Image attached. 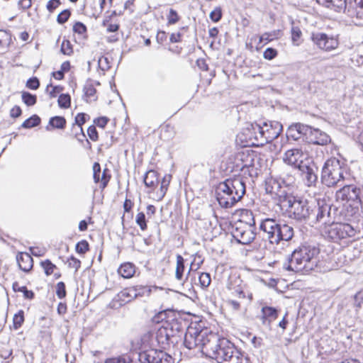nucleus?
<instances>
[{
	"label": "nucleus",
	"instance_id": "nucleus-14",
	"mask_svg": "<svg viewBox=\"0 0 363 363\" xmlns=\"http://www.w3.org/2000/svg\"><path fill=\"white\" fill-rule=\"evenodd\" d=\"M279 224V220L274 218H266L262 220L259 225L260 230L265 233L267 238L272 244L276 243Z\"/></svg>",
	"mask_w": 363,
	"mask_h": 363
},
{
	"label": "nucleus",
	"instance_id": "nucleus-25",
	"mask_svg": "<svg viewBox=\"0 0 363 363\" xmlns=\"http://www.w3.org/2000/svg\"><path fill=\"white\" fill-rule=\"evenodd\" d=\"M317 2L327 8L340 11L346 8V0H316Z\"/></svg>",
	"mask_w": 363,
	"mask_h": 363
},
{
	"label": "nucleus",
	"instance_id": "nucleus-11",
	"mask_svg": "<svg viewBox=\"0 0 363 363\" xmlns=\"http://www.w3.org/2000/svg\"><path fill=\"white\" fill-rule=\"evenodd\" d=\"M255 227L242 225V223H235L233 225L232 234L238 242L242 245H248L255 238Z\"/></svg>",
	"mask_w": 363,
	"mask_h": 363
},
{
	"label": "nucleus",
	"instance_id": "nucleus-19",
	"mask_svg": "<svg viewBox=\"0 0 363 363\" xmlns=\"http://www.w3.org/2000/svg\"><path fill=\"white\" fill-rule=\"evenodd\" d=\"M307 130V125L301 123H296L291 125L286 130V137L288 139L298 140L301 138L302 135L306 137Z\"/></svg>",
	"mask_w": 363,
	"mask_h": 363
},
{
	"label": "nucleus",
	"instance_id": "nucleus-9",
	"mask_svg": "<svg viewBox=\"0 0 363 363\" xmlns=\"http://www.w3.org/2000/svg\"><path fill=\"white\" fill-rule=\"evenodd\" d=\"M307 152L299 148H292L285 152L283 155V161L285 164L296 169H301L302 165L311 162Z\"/></svg>",
	"mask_w": 363,
	"mask_h": 363
},
{
	"label": "nucleus",
	"instance_id": "nucleus-3",
	"mask_svg": "<svg viewBox=\"0 0 363 363\" xmlns=\"http://www.w3.org/2000/svg\"><path fill=\"white\" fill-rule=\"evenodd\" d=\"M245 194V184L240 177L230 178L218 184L216 189V199L220 207L232 208Z\"/></svg>",
	"mask_w": 363,
	"mask_h": 363
},
{
	"label": "nucleus",
	"instance_id": "nucleus-10",
	"mask_svg": "<svg viewBox=\"0 0 363 363\" xmlns=\"http://www.w3.org/2000/svg\"><path fill=\"white\" fill-rule=\"evenodd\" d=\"M311 40L320 50L330 52L339 46V40L337 36L330 35L325 33H313Z\"/></svg>",
	"mask_w": 363,
	"mask_h": 363
},
{
	"label": "nucleus",
	"instance_id": "nucleus-12",
	"mask_svg": "<svg viewBox=\"0 0 363 363\" xmlns=\"http://www.w3.org/2000/svg\"><path fill=\"white\" fill-rule=\"evenodd\" d=\"M139 360L141 363H173V359L169 354L154 349L140 352Z\"/></svg>",
	"mask_w": 363,
	"mask_h": 363
},
{
	"label": "nucleus",
	"instance_id": "nucleus-42",
	"mask_svg": "<svg viewBox=\"0 0 363 363\" xmlns=\"http://www.w3.org/2000/svg\"><path fill=\"white\" fill-rule=\"evenodd\" d=\"M70 96L69 94H60L58 98V105L61 108H67L70 106Z\"/></svg>",
	"mask_w": 363,
	"mask_h": 363
},
{
	"label": "nucleus",
	"instance_id": "nucleus-43",
	"mask_svg": "<svg viewBox=\"0 0 363 363\" xmlns=\"http://www.w3.org/2000/svg\"><path fill=\"white\" fill-rule=\"evenodd\" d=\"M41 266L44 269L45 273L47 276L52 274L54 272V269L56 268V266L49 259L41 262Z\"/></svg>",
	"mask_w": 363,
	"mask_h": 363
},
{
	"label": "nucleus",
	"instance_id": "nucleus-30",
	"mask_svg": "<svg viewBox=\"0 0 363 363\" xmlns=\"http://www.w3.org/2000/svg\"><path fill=\"white\" fill-rule=\"evenodd\" d=\"M162 323L164 325V326L168 328V331L172 332V333L169 334L170 336H172L173 338L175 337L180 332L181 325L174 318H172V320H167L165 321H162Z\"/></svg>",
	"mask_w": 363,
	"mask_h": 363
},
{
	"label": "nucleus",
	"instance_id": "nucleus-34",
	"mask_svg": "<svg viewBox=\"0 0 363 363\" xmlns=\"http://www.w3.org/2000/svg\"><path fill=\"white\" fill-rule=\"evenodd\" d=\"M316 216H315V220L317 222L323 223L324 224H326L328 220V217L330 216V212L328 209L327 206L325 207H318L316 210Z\"/></svg>",
	"mask_w": 363,
	"mask_h": 363
},
{
	"label": "nucleus",
	"instance_id": "nucleus-64",
	"mask_svg": "<svg viewBox=\"0 0 363 363\" xmlns=\"http://www.w3.org/2000/svg\"><path fill=\"white\" fill-rule=\"evenodd\" d=\"M108 21L104 20L103 21V26L106 27V30L108 32H116L118 30L119 26L118 24H112L108 23L107 24Z\"/></svg>",
	"mask_w": 363,
	"mask_h": 363
},
{
	"label": "nucleus",
	"instance_id": "nucleus-32",
	"mask_svg": "<svg viewBox=\"0 0 363 363\" xmlns=\"http://www.w3.org/2000/svg\"><path fill=\"white\" fill-rule=\"evenodd\" d=\"M255 155L253 152H242L241 155V160L242 161V167H253L255 166Z\"/></svg>",
	"mask_w": 363,
	"mask_h": 363
},
{
	"label": "nucleus",
	"instance_id": "nucleus-61",
	"mask_svg": "<svg viewBox=\"0 0 363 363\" xmlns=\"http://www.w3.org/2000/svg\"><path fill=\"white\" fill-rule=\"evenodd\" d=\"M275 35V32L274 33H265L262 34L259 37V43H268L273 40V37Z\"/></svg>",
	"mask_w": 363,
	"mask_h": 363
},
{
	"label": "nucleus",
	"instance_id": "nucleus-21",
	"mask_svg": "<svg viewBox=\"0 0 363 363\" xmlns=\"http://www.w3.org/2000/svg\"><path fill=\"white\" fill-rule=\"evenodd\" d=\"M265 190L267 194H271L272 196H278L280 203L281 199H283L284 196H287L285 191L281 189L279 183L273 179L266 182Z\"/></svg>",
	"mask_w": 363,
	"mask_h": 363
},
{
	"label": "nucleus",
	"instance_id": "nucleus-22",
	"mask_svg": "<svg viewBox=\"0 0 363 363\" xmlns=\"http://www.w3.org/2000/svg\"><path fill=\"white\" fill-rule=\"evenodd\" d=\"M169 333H172V332L168 331V328L162 322V325L157 329L155 336L158 344L164 347L170 343H174L173 337L170 336Z\"/></svg>",
	"mask_w": 363,
	"mask_h": 363
},
{
	"label": "nucleus",
	"instance_id": "nucleus-33",
	"mask_svg": "<svg viewBox=\"0 0 363 363\" xmlns=\"http://www.w3.org/2000/svg\"><path fill=\"white\" fill-rule=\"evenodd\" d=\"M66 125V120L62 116H54L50 118L49 124L46 127L48 130H50L49 126L53 128L63 129Z\"/></svg>",
	"mask_w": 363,
	"mask_h": 363
},
{
	"label": "nucleus",
	"instance_id": "nucleus-40",
	"mask_svg": "<svg viewBox=\"0 0 363 363\" xmlns=\"http://www.w3.org/2000/svg\"><path fill=\"white\" fill-rule=\"evenodd\" d=\"M13 322L14 329L17 330L21 327L24 322V313L23 311H19L14 315Z\"/></svg>",
	"mask_w": 363,
	"mask_h": 363
},
{
	"label": "nucleus",
	"instance_id": "nucleus-58",
	"mask_svg": "<svg viewBox=\"0 0 363 363\" xmlns=\"http://www.w3.org/2000/svg\"><path fill=\"white\" fill-rule=\"evenodd\" d=\"M73 30L78 34H84L86 31V27L81 22H77L73 26Z\"/></svg>",
	"mask_w": 363,
	"mask_h": 363
},
{
	"label": "nucleus",
	"instance_id": "nucleus-41",
	"mask_svg": "<svg viewBox=\"0 0 363 363\" xmlns=\"http://www.w3.org/2000/svg\"><path fill=\"white\" fill-rule=\"evenodd\" d=\"M60 51L63 55H71L73 53V49L71 43L68 40H63Z\"/></svg>",
	"mask_w": 363,
	"mask_h": 363
},
{
	"label": "nucleus",
	"instance_id": "nucleus-24",
	"mask_svg": "<svg viewBox=\"0 0 363 363\" xmlns=\"http://www.w3.org/2000/svg\"><path fill=\"white\" fill-rule=\"evenodd\" d=\"M16 260L19 268L23 272H28L33 268V258L28 253H19Z\"/></svg>",
	"mask_w": 363,
	"mask_h": 363
},
{
	"label": "nucleus",
	"instance_id": "nucleus-47",
	"mask_svg": "<svg viewBox=\"0 0 363 363\" xmlns=\"http://www.w3.org/2000/svg\"><path fill=\"white\" fill-rule=\"evenodd\" d=\"M98 66L103 72L108 70L111 67L108 59L104 56L99 58Z\"/></svg>",
	"mask_w": 363,
	"mask_h": 363
},
{
	"label": "nucleus",
	"instance_id": "nucleus-54",
	"mask_svg": "<svg viewBox=\"0 0 363 363\" xmlns=\"http://www.w3.org/2000/svg\"><path fill=\"white\" fill-rule=\"evenodd\" d=\"M277 55V51L272 48H268L264 52V58L267 60H272Z\"/></svg>",
	"mask_w": 363,
	"mask_h": 363
},
{
	"label": "nucleus",
	"instance_id": "nucleus-27",
	"mask_svg": "<svg viewBox=\"0 0 363 363\" xmlns=\"http://www.w3.org/2000/svg\"><path fill=\"white\" fill-rule=\"evenodd\" d=\"M118 273L125 279H130L135 273V266L130 262L123 263L119 267Z\"/></svg>",
	"mask_w": 363,
	"mask_h": 363
},
{
	"label": "nucleus",
	"instance_id": "nucleus-13",
	"mask_svg": "<svg viewBox=\"0 0 363 363\" xmlns=\"http://www.w3.org/2000/svg\"><path fill=\"white\" fill-rule=\"evenodd\" d=\"M282 131V125L278 121L264 122L260 125V134L262 145L278 138Z\"/></svg>",
	"mask_w": 363,
	"mask_h": 363
},
{
	"label": "nucleus",
	"instance_id": "nucleus-62",
	"mask_svg": "<svg viewBox=\"0 0 363 363\" xmlns=\"http://www.w3.org/2000/svg\"><path fill=\"white\" fill-rule=\"evenodd\" d=\"M68 264L69 267L74 268L75 271H77L81 267V262L78 259L72 257L69 260Z\"/></svg>",
	"mask_w": 363,
	"mask_h": 363
},
{
	"label": "nucleus",
	"instance_id": "nucleus-44",
	"mask_svg": "<svg viewBox=\"0 0 363 363\" xmlns=\"http://www.w3.org/2000/svg\"><path fill=\"white\" fill-rule=\"evenodd\" d=\"M171 179L172 176L170 174H165L162 178L160 186L162 197H163L165 195L166 191L167 190V187L170 183Z\"/></svg>",
	"mask_w": 363,
	"mask_h": 363
},
{
	"label": "nucleus",
	"instance_id": "nucleus-55",
	"mask_svg": "<svg viewBox=\"0 0 363 363\" xmlns=\"http://www.w3.org/2000/svg\"><path fill=\"white\" fill-rule=\"evenodd\" d=\"M40 86V82L38 78L33 77L30 78L26 82V86L30 89L35 90Z\"/></svg>",
	"mask_w": 363,
	"mask_h": 363
},
{
	"label": "nucleus",
	"instance_id": "nucleus-49",
	"mask_svg": "<svg viewBox=\"0 0 363 363\" xmlns=\"http://www.w3.org/2000/svg\"><path fill=\"white\" fill-rule=\"evenodd\" d=\"M87 116L85 113H78L74 120V123L73 126L77 125V127L80 129L81 131H82V125L86 122V117Z\"/></svg>",
	"mask_w": 363,
	"mask_h": 363
},
{
	"label": "nucleus",
	"instance_id": "nucleus-36",
	"mask_svg": "<svg viewBox=\"0 0 363 363\" xmlns=\"http://www.w3.org/2000/svg\"><path fill=\"white\" fill-rule=\"evenodd\" d=\"M40 123V118L37 115H33L26 119L21 125L24 128H31L38 125Z\"/></svg>",
	"mask_w": 363,
	"mask_h": 363
},
{
	"label": "nucleus",
	"instance_id": "nucleus-60",
	"mask_svg": "<svg viewBox=\"0 0 363 363\" xmlns=\"http://www.w3.org/2000/svg\"><path fill=\"white\" fill-rule=\"evenodd\" d=\"M60 0H50L47 4V9L50 12H53L55 9H56L60 5Z\"/></svg>",
	"mask_w": 363,
	"mask_h": 363
},
{
	"label": "nucleus",
	"instance_id": "nucleus-63",
	"mask_svg": "<svg viewBox=\"0 0 363 363\" xmlns=\"http://www.w3.org/2000/svg\"><path fill=\"white\" fill-rule=\"evenodd\" d=\"M108 122V118L105 116L99 117L94 120V123L98 127L101 128H104Z\"/></svg>",
	"mask_w": 363,
	"mask_h": 363
},
{
	"label": "nucleus",
	"instance_id": "nucleus-38",
	"mask_svg": "<svg viewBox=\"0 0 363 363\" xmlns=\"http://www.w3.org/2000/svg\"><path fill=\"white\" fill-rule=\"evenodd\" d=\"M21 98L22 101L28 106L35 105L37 101L35 95L26 91L22 92Z\"/></svg>",
	"mask_w": 363,
	"mask_h": 363
},
{
	"label": "nucleus",
	"instance_id": "nucleus-17",
	"mask_svg": "<svg viewBox=\"0 0 363 363\" xmlns=\"http://www.w3.org/2000/svg\"><path fill=\"white\" fill-rule=\"evenodd\" d=\"M279 311L274 307L263 306L261 309L259 319L262 324L267 328L271 327L273 323L278 317Z\"/></svg>",
	"mask_w": 363,
	"mask_h": 363
},
{
	"label": "nucleus",
	"instance_id": "nucleus-1",
	"mask_svg": "<svg viewBox=\"0 0 363 363\" xmlns=\"http://www.w3.org/2000/svg\"><path fill=\"white\" fill-rule=\"evenodd\" d=\"M184 346L192 350L201 348L203 354L218 363H251L249 357L226 339H220L207 328L190 325L185 333Z\"/></svg>",
	"mask_w": 363,
	"mask_h": 363
},
{
	"label": "nucleus",
	"instance_id": "nucleus-8",
	"mask_svg": "<svg viewBox=\"0 0 363 363\" xmlns=\"http://www.w3.org/2000/svg\"><path fill=\"white\" fill-rule=\"evenodd\" d=\"M362 190L355 185L345 184L336 193L337 200L349 203L350 206L358 208L361 204V194Z\"/></svg>",
	"mask_w": 363,
	"mask_h": 363
},
{
	"label": "nucleus",
	"instance_id": "nucleus-48",
	"mask_svg": "<svg viewBox=\"0 0 363 363\" xmlns=\"http://www.w3.org/2000/svg\"><path fill=\"white\" fill-rule=\"evenodd\" d=\"M66 289L65 284L62 281H60L56 285V295L57 296L62 299L66 296Z\"/></svg>",
	"mask_w": 363,
	"mask_h": 363
},
{
	"label": "nucleus",
	"instance_id": "nucleus-52",
	"mask_svg": "<svg viewBox=\"0 0 363 363\" xmlns=\"http://www.w3.org/2000/svg\"><path fill=\"white\" fill-rule=\"evenodd\" d=\"M70 11L67 9L62 11L57 16V21L59 23H65L70 16Z\"/></svg>",
	"mask_w": 363,
	"mask_h": 363
},
{
	"label": "nucleus",
	"instance_id": "nucleus-7",
	"mask_svg": "<svg viewBox=\"0 0 363 363\" xmlns=\"http://www.w3.org/2000/svg\"><path fill=\"white\" fill-rule=\"evenodd\" d=\"M325 233L328 239L333 242L354 236L355 230L348 223H332L325 227Z\"/></svg>",
	"mask_w": 363,
	"mask_h": 363
},
{
	"label": "nucleus",
	"instance_id": "nucleus-57",
	"mask_svg": "<svg viewBox=\"0 0 363 363\" xmlns=\"http://www.w3.org/2000/svg\"><path fill=\"white\" fill-rule=\"evenodd\" d=\"M222 17L221 10L220 9H216L212 11L210 13V18L213 22H218Z\"/></svg>",
	"mask_w": 363,
	"mask_h": 363
},
{
	"label": "nucleus",
	"instance_id": "nucleus-31",
	"mask_svg": "<svg viewBox=\"0 0 363 363\" xmlns=\"http://www.w3.org/2000/svg\"><path fill=\"white\" fill-rule=\"evenodd\" d=\"M144 183L147 187L154 188L158 184L157 172L154 170L148 171L144 177Z\"/></svg>",
	"mask_w": 363,
	"mask_h": 363
},
{
	"label": "nucleus",
	"instance_id": "nucleus-50",
	"mask_svg": "<svg viewBox=\"0 0 363 363\" xmlns=\"http://www.w3.org/2000/svg\"><path fill=\"white\" fill-rule=\"evenodd\" d=\"M89 250V244L86 240H82L76 245V251L79 254H84Z\"/></svg>",
	"mask_w": 363,
	"mask_h": 363
},
{
	"label": "nucleus",
	"instance_id": "nucleus-6",
	"mask_svg": "<svg viewBox=\"0 0 363 363\" xmlns=\"http://www.w3.org/2000/svg\"><path fill=\"white\" fill-rule=\"evenodd\" d=\"M260 124L247 123L237 135V141L243 147L262 146Z\"/></svg>",
	"mask_w": 363,
	"mask_h": 363
},
{
	"label": "nucleus",
	"instance_id": "nucleus-51",
	"mask_svg": "<svg viewBox=\"0 0 363 363\" xmlns=\"http://www.w3.org/2000/svg\"><path fill=\"white\" fill-rule=\"evenodd\" d=\"M168 23L170 25L175 24L179 21V16L177 11L172 9L169 10V15L167 16Z\"/></svg>",
	"mask_w": 363,
	"mask_h": 363
},
{
	"label": "nucleus",
	"instance_id": "nucleus-45",
	"mask_svg": "<svg viewBox=\"0 0 363 363\" xmlns=\"http://www.w3.org/2000/svg\"><path fill=\"white\" fill-rule=\"evenodd\" d=\"M135 222L142 230H145L147 229V223L144 213L140 212L137 214Z\"/></svg>",
	"mask_w": 363,
	"mask_h": 363
},
{
	"label": "nucleus",
	"instance_id": "nucleus-46",
	"mask_svg": "<svg viewBox=\"0 0 363 363\" xmlns=\"http://www.w3.org/2000/svg\"><path fill=\"white\" fill-rule=\"evenodd\" d=\"M199 283L203 288L208 287L211 284V276L208 273H201L199 277Z\"/></svg>",
	"mask_w": 363,
	"mask_h": 363
},
{
	"label": "nucleus",
	"instance_id": "nucleus-5",
	"mask_svg": "<svg viewBox=\"0 0 363 363\" xmlns=\"http://www.w3.org/2000/svg\"><path fill=\"white\" fill-rule=\"evenodd\" d=\"M281 206L286 208L289 213L293 214V218L298 220L309 218L313 211L307 200L291 195L285 196L281 199Z\"/></svg>",
	"mask_w": 363,
	"mask_h": 363
},
{
	"label": "nucleus",
	"instance_id": "nucleus-53",
	"mask_svg": "<svg viewBox=\"0 0 363 363\" xmlns=\"http://www.w3.org/2000/svg\"><path fill=\"white\" fill-rule=\"evenodd\" d=\"M84 94L87 98L91 100V98L95 96L96 92V89L92 84H86L84 88Z\"/></svg>",
	"mask_w": 363,
	"mask_h": 363
},
{
	"label": "nucleus",
	"instance_id": "nucleus-18",
	"mask_svg": "<svg viewBox=\"0 0 363 363\" xmlns=\"http://www.w3.org/2000/svg\"><path fill=\"white\" fill-rule=\"evenodd\" d=\"M315 167L312 163V160L308 162V164H306L302 167L299 169L302 172V176L306 181L307 186H310L315 184L317 182V174H315Z\"/></svg>",
	"mask_w": 363,
	"mask_h": 363
},
{
	"label": "nucleus",
	"instance_id": "nucleus-2",
	"mask_svg": "<svg viewBox=\"0 0 363 363\" xmlns=\"http://www.w3.org/2000/svg\"><path fill=\"white\" fill-rule=\"evenodd\" d=\"M319 248L314 244L304 243L294 250L284 268L289 271L308 272L316 266Z\"/></svg>",
	"mask_w": 363,
	"mask_h": 363
},
{
	"label": "nucleus",
	"instance_id": "nucleus-56",
	"mask_svg": "<svg viewBox=\"0 0 363 363\" xmlns=\"http://www.w3.org/2000/svg\"><path fill=\"white\" fill-rule=\"evenodd\" d=\"M354 305L356 308H360L362 303H363V290L357 293L354 297Z\"/></svg>",
	"mask_w": 363,
	"mask_h": 363
},
{
	"label": "nucleus",
	"instance_id": "nucleus-20",
	"mask_svg": "<svg viewBox=\"0 0 363 363\" xmlns=\"http://www.w3.org/2000/svg\"><path fill=\"white\" fill-rule=\"evenodd\" d=\"M294 235V228L285 223L281 222L279 227L277 238L275 244H279L280 241H289Z\"/></svg>",
	"mask_w": 363,
	"mask_h": 363
},
{
	"label": "nucleus",
	"instance_id": "nucleus-4",
	"mask_svg": "<svg viewBox=\"0 0 363 363\" xmlns=\"http://www.w3.org/2000/svg\"><path fill=\"white\" fill-rule=\"evenodd\" d=\"M347 175L346 168L340 161L336 158H330L325 162L323 167L321 180L326 186H332L345 181Z\"/></svg>",
	"mask_w": 363,
	"mask_h": 363
},
{
	"label": "nucleus",
	"instance_id": "nucleus-26",
	"mask_svg": "<svg viewBox=\"0 0 363 363\" xmlns=\"http://www.w3.org/2000/svg\"><path fill=\"white\" fill-rule=\"evenodd\" d=\"M191 268H190L187 272V275L186 279H184V259L181 255H177V265L175 270V278L177 280L179 281H184L187 279L188 275L191 272Z\"/></svg>",
	"mask_w": 363,
	"mask_h": 363
},
{
	"label": "nucleus",
	"instance_id": "nucleus-15",
	"mask_svg": "<svg viewBox=\"0 0 363 363\" xmlns=\"http://www.w3.org/2000/svg\"><path fill=\"white\" fill-rule=\"evenodd\" d=\"M306 138L308 143L318 145H325L331 142L330 137L326 133L309 125L306 130Z\"/></svg>",
	"mask_w": 363,
	"mask_h": 363
},
{
	"label": "nucleus",
	"instance_id": "nucleus-28",
	"mask_svg": "<svg viewBox=\"0 0 363 363\" xmlns=\"http://www.w3.org/2000/svg\"><path fill=\"white\" fill-rule=\"evenodd\" d=\"M235 223H242V225L255 227L253 213L250 210H243L241 212L240 218Z\"/></svg>",
	"mask_w": 363,
	"mask_h": 363
},
{
	"label": "nucleus",
	"instance_id": "nucleus-35",
	"mask_svg": "<svg viewBox=\"0 0 363 363\" xmlns=\"http://www.w3.org/2000/svg\"><path fill=\"white\" fill-rule=\"evenodd\" d=\"M292 43L295 46H298L301 44V38L302 32L298 26H293L291 30Z\"/></svg>",
	"mask_w": 363,
	"mask_h": 363
},
{
	"label": "nucleus",
	"instance_id": "nucleus-23",
	"mask_svg": "<svg viewBox=\"0 0 363 363\" xmlns=\"http://www.w3.org/2000/svg\"><path fill=\"white\" fill-rule=\"evenodd\" d=\"M241 282L240 279L235 280V284H238L236 286H233V284H230L228 286V289L232 291V294L235 296H238L239 298L245 299L246 297H248L250 300L252 298V294H249L248 291H246L244 285L239 284Z\"/></svg>",
	"mask_w": 363,
	"mask_h": 363
},
{
	"label": "nucleus",
	"instance_id": "nucleus-39",
	"mask_svg": "<svg viewBox=\"0 0 363 363\" xmlns=\"http://www.w3.org/2000/svg\"><path fill=\"white\" fill-rule=\"evenodd\" d=\"M11 35L4 30H0V47H6L10 44Z\"/></svg>",
	"mask_w": 363,
	"mask_h": 363
},
{
	"label": "nucleus",
	"instance_id": "nucleus-59",
	"mask_svg": "<svg viewBox=\"0 0 363 363\" xmlns=\"http://www.w3.org/2000/svg\"><path fill=\"white\" fill-rule=\"evenodd\" d=\"M87 133L89 135V138L93 141H96L98 140V133L95 126L91 125L89 127L87 130Z\"/></svg>",
	"mask_w": 363,
	"mask_h": 363
},
{
	"label": "nucleus",
	"instance_id": "nucleus-29",
	"mask_svg": "<svg viewBox=\"0 0 363 363\" xmlns=\"http://www.w3.org/2000/svg\"><path fill=\"white\" fill-rule=\"evenodd\" d=\"M135 290L132 287H128L121 291L118 294V299L123 303H128L132 300L136 298V294Z\"/></svg>",
	"mask_w": 363,
	"mask_h": 363
},
{
	"label": "nucleus",
	"instance_id": "nucleus-37",
	"mask_svg": "<svg viewBox=\"0 0 363 363\" xmlns=\"http://www.w3.org/2000/svg\"><path fill=\"white\" fill-rule=\"evenodd\" d=\"M133 288L135 291L136 298L148 296L151 293V289L147 286L138 285L133 286Z\"/></svg>",
	"mask_w": 363,
	"mask_h": 363
},
{
	"label": "nucleus",
	"instance_id": "nucleus-16",
	"mask_svg": "<svg viewBox=\"0 0 363 363\" xmlns=\"http://www.w3.org/2000/svg\"><path fill=\"white\" fill-rule=\"evenodd\" d=\"M93 177L95 183L101 182L100 188L104 189L107 186L111 175L108 174V169H104L101 172L99 163L95 162L93 165Z\"/></svg>",
	"mask_w": 363,
	"mask_h": 363
}]
</instances>
